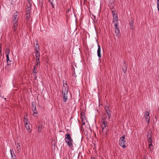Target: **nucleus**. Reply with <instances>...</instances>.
I'll return each instance as SVG.
<instances>
[{
    "instance_id": "obj_15",
    "label": "nucleus",
    "mask_w": 159,
    "mask_h": 159,
    "mask_svg": "<svg viewBox=\"0 0 159 159\" xmlns=\"http://www.w3.org/2000/svg\"><path fill=\"white\" fill-rule=\"evenodd\" d=\"M6 58H7V64L8 66H9L11 64L10 63L11 62V61L9 59V55L6 56Z\"/></svg>"
},
{
    "instance_id": "obj_9",
    "label": "nucleus",
    "mask_w": 159,
    "mask_h": 159,
    "mask_svg": "<svg viewBox=\"0 0 159 159\" xmlns=\"http://www.w3.org/2000/svg\"><path fill=\"white\" fill-rule=\"evenodd\" d=\"M36 42H37V43L36 44L34 45V50L35 51V52H39V46L38 41L36 40Z\"/></svg>"
},
{
    "instance_id": "obj_36",
    "label": "nucleus",
    "mask_w": 159,
    "mask_h": 159,
    "mask_svg": "<svg viewBox=\"0 0 159 159\" xmlns=\"http://www.w3.org/2000/svg\"><path fill=\"white\" fill-rule=\"evenodd\" d=\"M149 148L150 149L152 150L153 149V145H152L151 146H149Z\"/></svg>"
},
{
    "instance_id": "obj_16",
    "label": "nucleus",
    "mask_w": 159,
    "mask_h": 159,
    "mask_svg": "<svg viewBox=\"0 0 159 159\" xmlns=\"http://www.w3.org/2000/svg\"><path fill=\"white\" fill-rule=\"evenodd\" d=\"M36 109V104L34 102H33L32 103V109L35 110Z\"/></svg>"
},
{
    "instance_id": "obj_33",
    "label": "nucleus",
    "mask_w": 159,
    "mask_h": 159,
    "mask_svg": "<svg viewBox=\"0 0 159 159\" xmlns=\"http://www.w3.org/2000/svg\"><path fill=\"white\" fill-rule=\"evenodd\" d=\"M36 62L38 63H40L39 58H36Z\"/></svg>"
},
{
    "instance_id": "obj_12",
    "label": "nucleus",
    "mask_w": 159,
    "mask_h": 159,
    "mask_svg": "<svg viewBox=\"0 0 159 159\" xmlns=\"http://www.w3.org/2000/svg\"><path fill=\"white\" fill-rule=\"evenodd\" d=\"M16 148L17 151V153H19L20 152L21 150V148L20 145L19 143H17L16 144Z\"/></svg>"
},
{
    "instance_id": "obj_30",
    "label": "nucleus",
    "mask_w": 159,
    "mask_h": 159,
    "mask_svg": "<svg viewBox=\"0 0 159 159\" xmlns=\"http://www.w3.org/2000/svg\"><path fill=\"white\" fill-rule=\"evenodd\" d=\"M157 4L158 9V11H159V0H157Z\"/></svg>"
},
{
    "instance_id": "obj_5",
    "label": "nucleus",
    "mask_w": 159,
    "mask_h": 159,
    "mask_svg": "<svg viewBox=\"0 0 159 159\" xmlns=\"http://www.w3.org/2000/svg\"><path fill=\"white\" fill-rule=\"evenodd\" d=\"M19 13L17 12L14 13L13 15L12 20L14 22H17L19 18Z\"/></svg>"
},
{
    "instance_id": "obj_40",
    "label": "nucleus",
    "mask_w": 159,
    "mask_h": 159,
    "mask_svg": "<svg viewBox=\"0 0 159 159\" xmlns=\"http://www.w3.org/2000/svg\"><path fill=\"white\" fill-rule=\"evenodd\" d=\"M84 0V2H85V1H86L87 0Z\"/></svg>"
},
{
    "instance_id": "obj_17",
    "label": "nucleus",
    "mask_w": 159,
    "mask_h": 159,
    "mask_svg": "<svg viewBox=\"0 0 159 159\" xmlns=\"http://www.w3.org/2000/svg\"><path fill=\"white\" fill-rule=\"evenodd\" d=\"M118 17H116L115 18H113V22L114 24H115L116 23L118 24Z\"/></svg>"
},
{
    "instance_id": "obj_28",
    "label": "nucleus",
    "mask_w": 159,
    "mask_h": 159,
    "mask_svg": "<svg viewBox=\"0 0 159 159\" xmlns=\"http://www.w3.org/2000/svg\"><path fill=\"white\" fill-rule=\"evenodd\" d=\"M36 64L34 66V67L38 68L39 65H40V63H38V62H36Z\"/></svg>"
},
{
    "instance_id": "obj_8",
    "label": "nucleus",
    "mask_w": 159,
    "mask_h": 159,
    "mask_svg": "<svg viewBox=\"0 0 159 159\" xmlns=\"http://www.w3.org/2000/svg\"><path fill=\"white\" fill-rule=\"evenodd\" d=\"M12 24H13V29L14 30V32H15L16 31V30L17 28V25H18V23L17 22H14L12 21Z\"/></svg>"
},
{
    "instance_id": "obj_25",
    "label": "nucleus",
    "mask_w": 159,
    "mask_h": 159,
    "mask_svg": "<svg viewBox=\"0 0 159 159\" xmlns=\"http://www.w3.org/2000/svg\"><path fill=\"white\" fill-rule=\"evenodd\" d=\"M35 56L36 58H40V54L39 52H35Z\"/></svg>"
},
{
    "instance_id": "obj_11",
    "label": "nucleus",
    "mask_w": 159,
    "mask_h": 159,
    "mask_svg": "<svg viewBox=\"0 0 159 159\" xmlns=\"http://www.w3.org/2000/svg\"><path fill=\"white\" fill-rule=\"evenodd\" d=\"M152 134L151 131L148 132L147 134V138L148 142H151L152 141Z\"/></svg>"
},
{
    "instance_id": "obj_21",
    "label": "nucleus",
    "mask_w": 159,
    "mask_h": 159,
    "mask_svg": "<svg viewBox=\"0 0 159 159\" xmlns=\"http://www.w3.org/2000/svg\"><path fill=\"white\" fill-rule=\"evenodd\" d=\"M123 66L124 67V68H123V70L124 72H126L127 71V67L125 62H124Z\"/></svg>"
},
{
    "instance_id": "obj_43",
    "label": "nucleus",
    "mask_w": 159,
    "mask_h": 159,
    "mask_svg": "<svg viewBox=\"0 0 159 159\" xmlns=\"http://www.w3.org/2000/svg\"><path fill=\"white\" fill-rule=\"evenodd\" d=\"M66 100H65V102H66Z\"/></svg>"
},
{
    "instance_id": "obj_20",
    "label": "nucleus",
    "mask_w": 159,
    "mask_h": 159,
    "mask_svg": "<svg viewBox=\"0 0 159 159\" xmlns=\"http://www.w3.org/2000/svg\"><path fill=\"white\" fill-rule=\"evenodd\" d=\"M24 122L25 124L29 123L28 119L27 118L24 117Z\"/></svg>"
},
{
    "instance_id": "obj_38",
    "label": "nucleus",
    "mask_w": 159,
    "mask_h": 159,
    "mask_svg": "<svg viewBox=\"0 0 159 159\" xmlns=\"http://www.w3.org/2000/svg\"><path fill=\"white\" fill-rule=\"evenodd\" d=\"M30 9L31 8L30 7H29L27 8V9L28 11H30Z\"/></svg>"
},
{
    "instance_id": "obj_39",
    "label": "nucleus",
    "mask_w": 159,
    "mask_h": 159,
    "mask_svg": "<svg viewBox=\"0 0 159 159\" xmlns=\"http://www.w3.org/2000/svg\"><path fill=\"white\" fill-rule=\"evenodd\" d=\"M83 120H82V125H84V124H85V123L84 122H83Z\"/></svg>"
},
{
    "instance_id": "obj_3",
    "label": "nucleus",
    "mask_w": 159,
    "mask_h": 159,
    "mask_svg": "<svg viewBox=\"0 0 159 159\" xmlns=\"http://www.w3.org/2000/svg\"><path fill=\"white\" fill-rule=\"evenodd\" d=\"M65 141L67 145L70 148H73V141L70 134H65Z\"/></svg>"
},
{
    "instance_id": "obj_41",
    "label": "nucleus",
    "mask_w": 159,
    "mask_h": 159,
    "mask_svg": "<svg viewBox=\"0 0 159 159\" xmlns=\"http://www.w3.org/2000/svg\"><path fill=\"white\" fill-rule=\"evenodd\" d=\"M64 159H67V158H65Z\"/></svg>"
},
{
    "instance_id": "obj_29",
    "label": "nucleus",
    "mask_w": 159,
    "mask_h": 159,
    "mask_svg": "<svg viewBox=\"0 0 159 159\" xmlns=\"http://www.w3.org/2000/svg\"><path fill=\"white\" fill-rule=\"evenodd\" d=\"M33 115L35 117H38V113H34L33 114Z\"/></svg>"
},
{
    "instance_id": "obj_31",
    "label": "nucleus",
    "mask_w": 159,
    "mask_h": 159,
    "mask_svg": "<svg viewBox=\"0 0 159 159\" xmlns=\"http://www.w3.org/2000/svg\"><path fill=\"white\" fill-rule=\"evenodd\" d=\"M32 111L33 112V114H34V113H38V112H37V110H36V109H35V110H32Z\"/></svg>"
},
{
    "instance_id": "obj_7",
    "label": "nucleus",
    "mask_w": 159,
    "mask_h": 159,
    "mask_svg": "<svg viewBox=\"0 0 159 159\" xmlns=\"http://www.w3.org/2000/svg\"><path fill=\"white\" fill-rule=\"evenodd\" d=\"M97 55L99 58H100L101 57V47L98 43V49L97 50Z\"/></svg>"
},
{
    "instance_id": "obj_2",
    "label": "nucleus",
    "mask_w": 159,
    "mask_h": 159,
    "mask_svg": "<svg viewBox=\"0 0 159 159\" xmlns=\"http://www.w3.org/2000/svg\"><path fill=\"white\" fill-rule=\"evenodd\" d=\"M107 118V116H103L102 118L101 126L102 128V132L104 135H106L108 131L107 122L106 120Z\"/></svg>"
},
{
    "instance_id": "obj_42",
    "label": "nucleus",
    "mask_w": 159,
    "mask_h": 159,
    "mask_svg": "<svg viewBox=\"0 0 159 159\" xmlns=\"http://www.w3.org/2000/svg\"><path fill=\"white\" fill-rule=\"evenodd\" d=\"M4 99L6 100V98H4Z\"/></svg>"
},
{
    "instance_id": "obj_24",
    "label": "nucleus",
    "mask_w": 159,
    "mask_h": 159,
    "mask_svg": "<svg viewBox=\"0 0 159 159\" xmlns=\"http://www.w3.org/2000/svg\"><path fill=\"white\" fill-rule=\"evenodd\" d=\"M49 2L52 5L53 8H54V3H53V0H48Z\"/></svg>"
},
{
    "instance_id": "obj_23",
    "label": "nucleus",
    "mask_w": 159,
    "mask_h": 159,
    "mask_svg": "<svg viewBox=\"0 0 159 159\" xmlns=\"http://www.w3.org/2000/svg\"><path fill=\"white\" fill-rule=\"evenodd\" d=\"M114 25V29L115 30H119V27L118 26V24L116 23Z\"/></svg>"
},
{
    "instance_id": "obj_18",
    "label": "nucleus",
    "mask_w": 159,
    "mask_h": 159,
    "mask_svg": "<svg viewBox=\"0 0 159 159\" xmlns=\"http://www.w3.org/2000/svg\"><path fill=\"white\" fill-rule=\"evenodd\" d=\"M42 129V124L38 126V131L39 132H41Z\"/></svg>"
},
{
    "instance_id": "obj_13",
    "label": "nucleus",
    "mask_w": 159,
    "mask_h": 159,
    "mask_svg": "<svg viewBox=\"0 0 159 159\" xmlns=\"http://www.w3.org/2000/svg\"><path fill=\"white\" fill-rule=\"evenodd\" d=\"M25 126L27 130H28L30 132V123L27 124H25Z\"/></svg>"
},
{
    "instance_id": "obj_22",
    "label": "nucleus",
    "mask_w": 159,
    "mask_h": 159,
    "mask_svg": "<svg viewBox=\"0 0 159 159\" xmlns=\"http://www.w3.org/2000/svg\"><path fill=\"white\" fill-rule=\"evenodd\" d=\"M10 52V50L9 48H7L6 49L5 51V54L6 55V56L9 55Z\"/></svg>"
},
{
    "instance_id": "obj_27",
    "label": "nucleus",
    "mask_w": 159,
    "mask_h": 159,
    "mask_svg": "<svg viewBox=\"0 0 159 159\" xmlns=\"http://www.w3.org/2000/svg\"><path fill=\"white\" fill-rule=\"evenodd\" d=\"M13 150H10V152H11V157H13L14 156H15V155L14 154H12V151H13Z\"/></svg>"
},
{
    "instance_id": "obj_37",
    "label": "nucleus",
    "mask_w": 159,
    "mask_h": 159,
    "mask_svg": "<svg viewBox=\"0 0 159 159\" xmlns=\"http://www.w3.org/2000/svg\"><path fill=\"white\" fill-rule=\"evenodd\" d=\"M11 159H16V156H14L13 157H11Z\"/></svg>"
},
{
    "instance_id": "obj_26",
    "label": "nucleus",
    "mask_w": 159,
    "mask_h": 159,
    "mask_svg": "<svg viewBox=\"0 0 159 159\" xmlns=\"http://www.w3.org/2000/svg\"><path fill=\"white\" fill-rule=\"evenodd\" d=\"M37 68H35H35L34 67V70H33V73L34 74L37 73Z\"/></svg>"
},
{
    "instance_id": "obj_32",
    "label": "nucleus",
    "mask_w": 159,
    "mask_h": 159,
    "mask_svg": "<svg viewBox=\"0 0 159 159\" xmlns=\"http://www.w3.org/2000/svg\"><path fill=\"white\" fill-rule=\"evenodd\" d=\"M148 146H151L152 145V141H151V142H148Z\"/></svg>"
},
{
    "instance_id": "obj_1",
    "label": "nucleus",
    "mask_w": 159,
    "mask_h": 159,
    "mask_svg": "<svg viewBox=\"0 0 159 159\" xmlns=\"http://www.w3.org/2000/svg\"><path fill=\"white\" fill-rule=\"evenodd\" d=\"M63 87L62 92L63 96V99H71V94L69 92L68 93L69 87L67 82L65 80L63 81Z\"/></svg>"
},
{
    "instance_id": "obj_4",
    "label": "nucleus",
    "mask_w": 159,
    "mask_h": 159,
    "mask_svg": "<svg viewBox=\"0 0 159 159\" xmlns=\"http://www.w3.org/2000/svg\"><path fill=\"white\" fill-rule=\"evenodd\" d=\"M125 135H124L120 137L119 139L120 145L123 148H125L126 147L125 145L126 141L125 139Z\"/></svg>"
},
{
    "instance_id": "obj_10",
    "label": "nucleus",
    "mask_w": 159,
    "mask_h": 159,
    "mask_svg": "<svg viewBox=\"0 0 159 159\" xmlns=\"http://www.w3.org/2000/svg\"><path fill=\"white\" fill-rule=\"evenodd\" d=\"M105 110L106 111V112L108 116V118L110 119L111 118V112L110 110L108 109V107H105Z\"/></svg>"
},
{
    "instance_id": "obj_35",
    "label": "nucleus",
    "mask_w": 159,
    "mask_h": 159,
    "mask_svg": "<svg viewBox=\"0 0 159 159\" xmlns=\"http://www.w3.org/2000/svg\"><path fill=\"white\" fill-rule=\"evenodd\" d=\"M2 51V48L1 45L0 44V54H1V52Z\"/></svg>"
},
{
    "instance_id": "obj_6",
    "label": "nucleus",
    "mask_w": 159,
    "mask_h": 159,
    "mask_svg": "<svg viewBox=\"0 0 159 159\" xmlns=\"http://www.w3.org/2000/svg\"><path fill=\"white\" fill-rule=\"evenodd\" d=\"M150 113L148 111H146L144 113V116L146 120L148 123L149 122L150 117L149 116Z\"/></svg>"
},
{
    "instance_id": "obj_34",
    "label": "nucleus",
    "mask_w": 159,
    "mask_h": 159,
    "mask_svg": "<svg viewBox=\"0 0 159 159\" xmlns=\"http://www.w3.org/2000/svg\"><path fill=\"white\" fill-rule=\"evenodd\" d=\"M113 18H115V17H118L117 16V14H113Z\"/></svg>"
},
{
    "instance_id": "obj_19",
    "label": "nucleus",
    "mask_w": 159,
    "mask_h": 159,
    "mask_svg": "<svg viewBox=\"0 0 159 159\" xmlns=\"http://www.w3.org/2000/svg\"><path fill=\"white\" fill-rule=\"evenodd\" d=\"M115 33L116 36L119 37V33H120V29L115 30Z\"/></svg>"
},
{
    "instance_id": "obj_14",
    "label": "nucleus",
    "mask_w": 159,
    "mask_h": 159,
    "mask_svg": "<svg viewBox=\"0 0 159 159\" xmlns=\"http://www.w3.org/2000/svg\"><path fill=\"white\" fill-rule=\"evenodd\" d=\"M133 24H134V21L133 20H131L129 21V24L130 28L132 30H133L134 29Z\"/></svg>"
}]
</instances>
